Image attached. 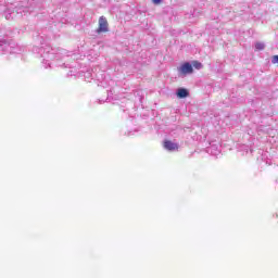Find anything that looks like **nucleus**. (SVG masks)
<instances>
[{"mask_svg":"<svg viewBox=\"0 0 278 278\" xmlns=\"http://www.w3.org/2000/svg\"><path fill=\"white\" fill-rule=\"evenodd\" d=\"M110 24L108 23V18L105 16H100L99 26L97 29V34H105L109 31Z\"/></svg>","mask_w":278,"mask_h":278,"instance_id":"obj_1","label":"nucleus"},{"mask_svg":"<svg viewBox=\"0 0 278 278\" xmlns=\"http://www.w3.org/2000/svg\"><path fill=\"white\" fill-rule=\"evenodd\" d=\"M179 73L181 75H192L194 68H192V65L189 62H186L179 67Z\"/></svg>","mask_w":278,"mask_h":278,"instance_id":"obj_2","label":"nucleus"},{"mask_svg":"<svg viewBox=\"0 0 278 278\" xmlns=\"http://www.w3.org/2000/svg\"><path fill=\"white\" fill-rule=\"evenodd\" d=\"M164 149H166V151H177L179 146L170 140H166L164 141Z\"/></svg>","mask_w":278,"mask_h":278,"instance_id":"obj_3","label":"nucleus"},{"mask_svg":"<svg viewBox=\"0 0 278 278\" xmlns=\"http://www.w3.org/2000/svg\"><path fill=\"white\" fill-rule=\"evenodd\" d=\"M207 153H211V155H217L220 153V150L218 149V146L211 144V147L206 148Z\"/></svg>","mask_w":278,"mask_h":278,"instance_id":"obj_4","label":"nucleus"},{"mask_svg":"<svg viewBox=\"0 0 278 278\" xmlns=\"http://www.w3.org/2000/svg\"><path fill=\"white\" fill-rule=\"evenodd\" d=\"M188 94H190V92H188L187 89H184V88H180L177 91L178 99H186V97H188Z\"/></svg>","mask_w":278,"mask_h":278,"instance_id":"obj_5","label":"nucleus"},{"mask_svg":"<svg viewBox=\"0 0 278 278\" xmlns=\"http://www.w3.org/2000/svg\"><path fill=\"white\" fill-rule=\"evenodd\" d=\"M192 66H193V68H197L198 71H200V68H203V64H201V62H199V61H193Z\"/></svg>","mask_w":278,"mask_h":278,"instance_id":"obj_6","label":"nucleus"},{"mask_svg":"<svg viewBox=\"0 0 278 278\" xmlns=\"http://www.w3.org/2000/svg\"><path fill=\"white\" fill-rule=\"evenodd\" d=\"M264 43H262V42H256V45H255V49H257V51H264Z\"/></svg>","mask_w":278,"mask_h":278,"instance_id":"obj_7","label":"nucleus"},{"mask_svg":"<svg viewBox=\"0 0 278 278\" xmlns=\"http://www.w3.org/2000/svg\"><path fill=\"white\" fill-rule=\"evenodd\" d=\"M271 64H278V55L271 58Z\"/></svg>","mask_w":278,"mask_h":278,"instance_id":"obj_8","label":"nucleus"},{"mask_svg":"<svg viewBox=\"0 0 278 278\" xmlns=\"http://www.w3.org/2000/svg\"><path fill=\"white\" fill-rule=\"evenodd\" d=\"M153 3H155L156 5H160V3H162V0H153Z\"/></svg>","mask_w":278,"mask_h":278,"instance_id":"obj_9","label":"nucleus"}]
</instances>
